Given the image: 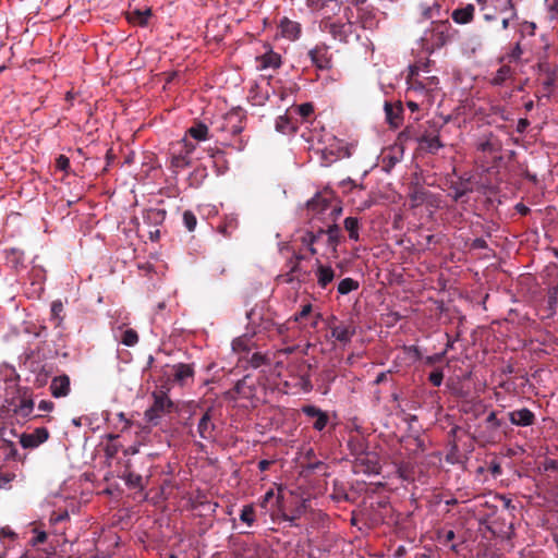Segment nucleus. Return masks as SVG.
Here are the masks:
<instances>
[{
	"instance_id": "obj_1",
	"label": "nucleus",
	"mask_w": 558,
	"mask_h": 558,
	"mask_svg": "<svg viewBox=\"0 0 558 558\" xmlns=\"http://www.w3.org/2000/svg\"><path fill=\"white\" fill-rule=\"evenodd\" d=\"M458 31L454 29L447 17L433 21L420 37V46L427 53L445 47L451 43Z\"/></svg>"
},
{
	"instance_id": "obj_2",
	"label": "nucleus",
	"mask_w": 558,
	"mask_h": 558,
	"mask_svg": "<svg viewBox=\"0 0 558 558\" xmlns=\"http://www.w3.org/2000/svg\"><path fill=\"white\" fill-rule=\"evenodd\" d=\"M306 211L311 221L336 223L342 208L322 194H316L306 203Z\"/></svg>"
},
{
	"instance_id": "obj_3",
	"label": "nucleus",
	"mask_w": 558,
	"mask_h": 558,
	"mask_svg": "<svg viewBox=\"0 0 558 558\" xmlns=\"http://www.w3.org/2000/svg\"><path fill=\"white\" fill-rule=\"evenodd\" d=\"M196 146L186 138H182L171 145L170 148V168L178 172L191 166V155Z\"/></svg>"
},
{
	"instance_id": "obj_4",
	"label": "nucleus",
	"mask_w": 558,
	"mask_h": 558,
	"mask_svg": "<svg viewBox=\"0 0 558 558\" xmlns=\"http://www.w3.org/2000/svg\"><path fill=\"white\" fill-rule=\"evenodd\" d=\"M153 396L154 403L145 411V418L156 426L163 415L172 412L174 404L165 391L154 392Z\"/></svg>"
},
{
	"instance_id": "obj_5",
	"label": "nucleus",
	"mask_w": 558,
	"mask_h": 558,
	"mask_svg": "<svg viewBox=\"0 0 558 558\" xmlns=\"http://www.w3.org/2000/svg\"><path fill=\"white\" fill-rule=\"evenodd\" d=\"M244 113L241 109H233L214 122L215 131L230 135L240 134L243 129Z\"/></svg>"
},
{
	"instance_id": "obj_6",
	"label": "nucleus",
	"mask_w": 558,
	"mask_h": 558,
	"mask_svg": "<svg viewBox=\"0 0 558 558\" xmlns=\"http://www.w3.org/2000/svg\"><path fill=\"white\" fill-rule=\"evenodd\" d=\"M10 404L13 407V411L16 415L24 418L32 417L34 400L33 393L28 388H19L16 397L12 399Z\"/></svg>"
},
{
	"instance_id": "obj_7",
	"label": "nucleus",
	"mask_w": 558,
	"mask_h": 558,
	"mask_svg": "<svg viewBox=\"0 0 558 558\" xmlns=\"http://www.w3.org/2000/svg\"><path fill=\"white\" fill-rule=\"evenodd\" d=\"M504 422L497 417V413L492 411L485 418L484 425L480 426L478 437L485 442L494 444L499 440V429Z\"/></svg>"
},
{
	"instance_id": "obj_8",
	"label": "nucleus",
	"mask_w": 558,
	"mask_h": 558,
	"mask_svg": "<svg viewBox=\"0 0 558 558\" xmlns=\"http://www.w3.org/2000/svg\"><path fill=\"white\" fill-rule=\"evenodd\" d=\"M308 57L318 70H330L332 68V54L330 47L325 43L317 44L308 51Z\"/></svg>"
},
{
	"instance_id": "obj_9",
	"label": "nucleus",
	"mask_w": 558,
	"mask_h": 558,
	"mask_svg": "<svg viewBox=\"0 0 558 558\" xmlns=\"http://www.w3.org/2000/svg\"><path fill=\"white\" fill-rule=\"evenodd\" d=\"M360 446V452H356L355 468L357 471H362L367 474H378L380 464L375 453L365 452L362 444Z\"/></svg>"
},
{
	"instance_id": "obj_10",
	"label": "nucleus",
	"mask_w": 558,
	"mask_h": 558,
	"mask_svg": "<svg viewBox=\"0 0 558 558\" xmlns=\"http://www.w3.org/2000/svg\"><path fill=\"white\" fill-rule=\"evenodd\" d=\"M287 267L289 270L286 274L278 276V280L283 283L298 282L299 284L305 282L311 272L302 267L298 260H288Z\"/></svg>"
},
{
	"instance_id": "obj_11",
	"label": "nucleus",
	"mask_w": 558,
	"mask_h": 558,
	"mask_svg": "<svg viewBox=\"0 0 558 558\" xmlns=\"http://www.w3.org/2000/svg\"><path fill=\"white\" fill-rule=\"evenodd\" d=\"M248 376L238 380L233 388L225 392V399L236 401L238 399H251L254 396V386Z\"/></svg>"
},
{
	"instance_id": "obj_12",
	"label": "nucleus",
	"mask_w": 558,
	"mask_h": 558,
	"mask_svg": "<svg viewBox=\"0 0 558 558\" xmlns=\"http://www.w3.org/2000/svg\"><path fill=\"white\" fill-rule=\"evenodd\" d=\"M320 28L324 32L329 33L333 39L342 41V43H347L348 37L351 34V24L350 23L345 24V23L333 22V21H331L330 17H327L322 21Z\"/></svg>"
},
{
	"instance_id": "obj_13",
	"label": "nucleus",
	"mask_w": 558,
	"mask_h": 558,
	"mask_svg": "<svg viewBox=\"0 0 558 558\" xmlns=\"http://www.w3.org/2000/svg\"><path fill=\"white\" fill-rule=\"evenodd\" d=\"M49 430L46 427H38L33 433H23L20 436V444L25 449H34L47 441Z\"/></svg>"
},
{
	"instance_id": "obj_14",
	"label": "nucleus",
	"mask_w": 558,
	"mask_h": 558,
	"mask_svg": "<svg viewBox=\"0 0 558 558\" xmlns=\"http://www.w3.org/2000/svg\"><path fill=\"white\" fill-rule=\"evenodd\" d=\"M213 408H208L197 424V433L199 437L207 441H213L216 438V425L213 422Z\"/></svg>"
},
{
	"instance_id": "obj_15",
	"label": "nucleus",
	"mask_w": 558,
	"mask_h": 558,
	"mask_svg": "<svg viewBox=\"0 0 558 558\" xmlns=\"http://www.w3.org/2000/svg\"><path fill=\"white\" fill-rule=\"evenodd\" d=\"M416 141L430 154H436L444 146L436 128L433 131L425 130L416 137Z\"/></svg>"
},
{
	"instance_id": "obj_16",
	"label": "nucleus",
	"mask_w": 558,
	"mask_h": 558,
	"mask_svg": "<svg viewBox=\"0 0 558 558\" xmlns=\"http://www.w3.org/2000/svg\"><path fill=\"white\" fill-rule=\"evenodd\" d=\"M7 433H10L12 437H17L14 428L0 426V449L3 450L7 459H16L17 449L14 441L10 437H7Z\"/></svg>"
},
{
	"instance_id": "obj_17",
	"label": "nucleus",
	"mask_w": 558,
	"mask_h": 558,
	"mask_svg": "<svg viewBox=\"0 0 558 558\" xmlns=\"http://www.w3.org/2000/svg\"><path fill=\"white\" fill-rule=\"evenodd\" d=\"M49 391L54 398L68 397L71 392V380L66 374H62L52 378Z\"/></svg>"
},
{
	"instance_id": "obj_18",
	"label": "nucleus",
	"mask_w": 558,
	"mask_h": 558,
	"mask_svg": "<svg viewBox=\"0 0 558 558\" xmlns=\"http://www.w3.org/2000/svg\"><path fill=\"white\" fill-rule=\"evenodd\" d=\"M508 417L512 425L520 427L532 426L535 423V414L526 408L509 412Z\"/></svg>"
},
{
	"instance_id": "obj_19",
	"label": "nucleus",
	"mask_w": 558,
	"mask_h": 558,
	"mask_svg": "<svg viewBox=\"0 0 558 558\" xmlns=\"http://www.w3.org/2000/svg\"><path fill=\"white\" fill-rule=\"evenodd\" d=\"M302 412L311 418H315L313 423V428L322 432L328 424L329 416L326 412L322 411L319 408L315 405H304L302 408Z\"/></svg>"
},
{
	"instance_id": "obj_20",
	"label": "nucleus",
	"mask_w": 558,
	"mask_h": 558,
	"mask_svg": "<svg viewBox=\"0 0 558 558\" xmlns=\"http://www.w3.org/2000/svg\"><path fill=\"white\" fill-rule=\"evenodd\" d=\"M194 366L193 364L178 363L172 366L173 380L181 386L186 385L194 378Z\"/></svg>"
},
{
	"instance_id": "obj_21",
	"label": "nucleus",
	"mask_w": 558,
	"mask_h": 558,
	"mask_svg": "<svg viewBox=\"0 0 558 558\" xmlns=\"http://www.w3.org/2000/svg\"><path fill=\"white\" fill-rule=\"evenodd\" d=\"M420 10L422 20L430 21V23L436 20H445L444 15L447 14V12L442 10V5L438 0H435L432 4H421Z\"/></svg>"
},
{
	"instance_id": "obj_22",
	"label": "nucleus",
	"mask_w": 558,
	"mask_h": 558,
	"mask_svg": "<svg viewBox=\"0 0 558 558\" xmlns=\"http://www.w3.org/2000/svg\"><path fill=\"white\" fill-rule=\"evenodd\" d=\"M331 337L342 343L351 341L355 335V327L352 324H339L330 327Z\"/></svg>"
},
{
	"instance_id": "obj_23",
	"label": "nucleus",
	"mask_w": 558,
	"mask_h": 558,
	"mask_svg": "<svg viewBox=\"0 0 558 558\" xmlns=\"http://www.w3.org/2000/svg\"><path fill=\"white\" fill-rule=\"evenodd\" d=\"M428 195L429 192L423 186L418 185L417 183L411 184L408 193L410 207L416 208L423 205L427 201Z\"/></svg>"
},
{
	"instance_id": "obj_24",
	"label": "nucleus",
	"mask_w": 558,
	"mask_h": 558,
	"mask_svg": "<svg viewBox=\"0 0 558 558\" xmlns=\"http://www.w3.org/2000/svg\"><path fill=\"white\" fill-rule=\"evenodd\" d=\"M538 69L541 73L545 75V78L543 80L544 88L550 92L558 78V68L549 64L548 62H542L538 64Z\"/></svg>"
},
{
	"instance_id": "obj_25",
	"label": "nucleus",
	"mask_w": 558,
	"mask_h": 558,
	"mask_svg": "<svg viewBox=\"0 0 558 558\" xmlns=\"http://www.w3.org/2000/svg\"><path fill=\"white\" fill-rule=\"evenodd\" d=\"M402 112L403 108L401 102H397L395 105L388 101L385 102L386 120L391 126L398 128L401 124Z\"/></svg>"
},
{
	"instance_id": "obj_26",
	"label": "nucleus",
	"mask_w": 558,
	"mask_h": 558,
	"mask_svg": "<svg viewBox=\"0 0 558 558\" xmlns=\"http://www.w3.org/2000/svg\"><path fill=\"white\" fill-rule=\"evenodd\" d=\"M350 149L341 143L330 145L324 150L326 162L331 163L337 159L350 157Z\"/></svg>"
},
{
	"instance_id": "obj_27",
	"label": "nucleus",
	"mask_w": 558,
	"mask_h": 558,
	"mask_svg": "<svg viewBox=\"0 0 558 558\" xmlns=\"http://www.w3.org/2000/svg\"><path fill=\"white\" fill-rule=\"evenodd\" d=\"M256 61L260 70L278 69L281 65V56L272 50H269L263 56L257 57Z\"/></svg>"
},
{
	"instance_id": "obj_28",
	"label": "nucleus",
	"mask_w": 558,
	"mask_h": 558,
	"mask_svg": "<svg viewBox=\"0 0 558 558\" xmlns=\"http://www.w3.org/2000/svg\"><path fill=\"white\" fill-rule=\"evenodd\" d=\"M150 16L151 10L149 8L145 10L134 9L126 12L129 23L138 26H146Z\"/></svg>"
},
{
	"instance_id": "obj_29",
	"label": "nucleus",
	"mask_w": 558,
	"mask_h": 558,
	"mask_svg": "<svg viewBox=\"0 0 558 558\" xmlns=\"http://www.w3.org/2000/svg\"><path fill=\"white\" fill-rule=\"evenodd\" d=\"M474 11L473 4H466L463 8L453 10L451 17L457 24H469L474 19Z\"/></svg>"
},
{
	"instance_id": "obj_30",
	"label": "nucleus",
	"mask_w": 558,
	"mask_h": 558,
	"mask_svg": "<svg viewBox=\"0 0 558 558\" xmlns=\"http://www.w3.org/2000/svg\"><path fill=\"white\" fill-rule=\"evenodd\" d=\"M166 219V210L160 208H148L143 211V220L147 226L157 227Z\"/></svg>"
},
{
	"instance_id": "obj_31",
	"label": "nucleus",
	"mask_w": 558,
	"mask_h": 558,
	"mask_svg": "<svg viewBox=\"0 0 558 558\" xmlns=\"http://www.w3.org/2000/svg\"><path fill=\"white\" fill-rule=\"evenodd\" d=\"M317 283L320 288L325 289L330 282H332L335 278V270L330 266H325L320 264L317 259Z\"/></svg>"
},
{
	"instance_id": "obj_32",
	"label": "nucleus",
	"mask_w": 558,
	"mask_h": 558,
	"mask_svg": "<svg viewBox=\"0 0 558 558\" xmlns=\"http://www.w3.org/2000/svg\"><path fill=\"white\" fill-rule=\"evenodd\" d=\"M282 35L291 40L298 39L301 34V26L298 22L284 17L280 24Z\"/></svg>"
},
{
	"instance_id": "obj_33",
	"label": "nucleus",
	"mask_w": 558,
	"mask_h": 558,
	"mask_svg": "<svg viewBox=\"0 0 558 558\" xmlns=\"http://www.w3.org/2000/svg\"><path fill=\"white\" fill-rule=\"evenodd\" d=\"M326 227L327 244L337 251V246L340 243L341 230L337 223L323 222Z\"/></svg>"
},
{
	"instance_id": "obj_34",
	"label": "nucleus",
	"mask_w": 558,
	"mask_h": 558,
	"mask_svg": "<svg viewBox=\"0 0 558 558\" xmlns=\"http://www.w3.org/2000/svg\"><path fill=\"white\" fill-rule=\"evenodd\" d=\"M124 481L125 485L130 488H138L141 490L144 489L143 477L140 474L134 473L133 471L126 469L121 476Z\"/></svg>"
},
{
	"instance_id": "obj_35",
	"label": "nucleus",
	"mask_w": 558,
	"mask_h": 558,
	"mask_svg": "<svg viewBox=\"0 0 558 558\" xmlns=\"http://www.w3.org/2000/svg\"><path fill=\"white\" fill-rule=\"evenodd\" d=\"M51 320L54 323L56 327H60L64 319V306L62 301L56 300L51 303Z\"/></svg>"
},
{
	"instance_id": "obj_36",
	"label": "nucleus",
	"mask_w": 558,
	"mask_h": 558,
	"mask_svg": "<svg viewBox=\"0 0 558 558\" xmlns=\"http://www.w3.org/2000/svg\"><path fill=\"white\" fill-rule=\"evenodd\" d=\"M344 229L348 231L351 240L359 241L360 222L356 217H347L344 219Z\"/></svg>"
},
{
	"instance_id": "obj_37",
	"label": "nucleus",
	"mask_w": 558,
	"mask_h": 558,
	"mask_svg": "<svg viewBox=\"0 0 558 558\" xmlns=\"http://www.w3.org/2000/svg\"><path fill=\"white\" fill-rule=\"evenodd\" d=\"M187 134L196 141L208 138V128L204 123H196L187 130Z\"/></svg>"
},
{
	"instance_id": "obj_38",
	"label": "nucleus",
	"mask_w": 558,
	"mask_h": 558,
	"mask_svg": "<svg viewBox=\"0 0 558 558\" xmlns=\"http://www.w3.org/2000/svg\"><path fill=\"white\" fill-rule=\"evenodd\" d=\"M512 70L509 65H501L492 78V84L496 86L502 85L511 75Z\"/></svg>"
},
{
	"instance_id": "obj_39",
	"label": "nucleus",
	"mask_w": 558,
	"mask_h": 558,
	"mask_svg": "<svg viewBox=\"0 0 558 558\" xmlns=\"http://www.w3.org/2000/svg\"><path fill=\"white\" fill-rule=\"evenodd\" d=\"M51 375V368H48L46 365H43L39 371L35 374L34 386L37 388H41L47 385L48 379Z\"/></svg>"
},
{
	"instance_id": "obj_40",
	"label": "nucleus",
	"mask_w": 558,
	"mask_h": 558,
	"mask_svg": "<svg viewBox=\"0 0 558 558\" xmlns=\"http://www.w3.org/2000/svg\"><path fill=\"white\" fill-rule=\"evenodd\" d=\"M360 287L359 281L352 278H344L338 284V292L342 295H345L354 290H357Z\"/></svg>"
},
{
	"instance_id": "obj_41",
	"label": "nucleus",
	"mask_w": 558,
	"mask_h": 558,
	"mask_svg": "<svg viewBox=\"0 0 558 558\" xmlns=\"http://www.w3.org/2000/svg\"><path fill=\"white\" fill-rule=\"evenodd\" d=\"M240 520L247 524L248 526H252L255 522V509L253 505H245L240 514Z\"/></svg>"
},
{
	"instance_id": "obj_42",
	"label": "nucleus",
	"mask_w": 558,
	"mask_h": 558,
	"mask_svg": "<svg viewBox=\"0 0 558 558\" xmlns=\"http://www.w3.org/2000/svg\"><path fill=\"white\" fill-rule=\"evenodd\" d=\"M544 4L549 22L558 21V0H545Z\"/></svg>"
},
{
	"instance_id": "obj_43",
	"label": "nucleus",
	"mask_w": 558,
	"mask_h": 558,
	"mask_svg": "<svg viewBox=\"0 0 558 558\" xmlns=\"http://www.w3.org/2000/svg\"><path fill=\"white\" fill-rule=\"evenodd\" d=\"M121 342L126 347H133L138 342V335L134 329H126L121 338Z\"/></svg>"
},
{
	"instance_id": "obj_44",
	"label": "nucleus",
	"mask_w": 558,
	"mask_h": 558,
	"mask_svg": "<svg viewBox=\"0 0 558 558\" xmlns=\"http://www.w3.org/2000/svg\"><path fill=\"white\" fill-rule=\"evenodd\" d=\"M275 498H276L275 502H276L277 507L279 508L280 502H281V497L279 495L276 497L272 489H269L268 492L265 493V495L262 497V499L259 501V506L263 509L267 510L268 504L271 502Z\"/></svg>"
},
{
	"instance_id": "obj_45",
	"label": "nucleus",
	"mask_w": 558,
	"mask_h": 558,
	"mask_svg": "<svg viewBox=\"0 0 558 558\" xmlns=\"http://www.w3.org/2000/svg\"><path fill=\"white\" fill-rule=\"evenodd\" d=\"M250 364L252 367L258 368L262 365L270 364V360L267 357V355L260 352H255L250 359Z\"/></svg>"
},
{
	"instance_id": "obj_46",
	"label": "nucleus",
	"mask_w": 558,
	"mask_h": 558,
	"mask_svg": "<svg viewBox=\"0 0 558 558\" xmlns=\"http://www.w3.org/2000/svg\"><path fill=\"white\" fill-rule=\"evenodd\" d=\"M507 10L511 11V16L507 17V19H504L501 21V26H502L504 29H507L509 27L510 19L517 17V9H515L513 0H506V5H505V8L501 11L505 12Z\"/></svg>"
},
{
	"instance_id": "obj_47",
	"label": "nucleus",
	"mask_w": 558,
	"mask_h": 558,
	"mask_svg": "<svg viewBox=\"0 0 558 558\" xmlns=\"http://www.w3.org/2000/svg\"><path fill=\"white\" fill-rule=\"evenodd\" d=\"M301 242L303 245H315L317 242V234L314 231V221H312V229L304 232L301 236Z\"/></svg>"
},
{
	"instance_id": "obj_48",
	"label": "nucleus",
	"mask_w": 558,
	"mask_h": 558,
	"mask_svg": "<svg viewBox=\"0 0 558 558\" xmlns=\"http://www.w3.org/2000/svg\"><path fill=\"white\" fill-rule=\"evenodd\" d=\"M183 222L189 231H194L197 225L196 216L191 210H185L183 213Z\"/></svg>"
},
{
	"instance_id": "obj_49",
	"label": "nucleus",
	"mask_w": 558,
	"mask_h": 558,
	"mask_svg": "<svg viewBox=\"0 0 558 558\" xmlns=\"http://www.w3.org/2000/svg\"><path fill=\"white\" fill-rule=\"evenodd\" d=\"M276 129L282 133H290L293 131V128L290 125L289 119L282 116L277 119Z\"/></svg>"
},
{
	"instance_id": "obj_50",
	"label": "nucleus",
	"mask_w": 558,
	"mask_h": 558,
	"mask_svg": "<svg viewBox=\"0 0 558 558\" xmlns=\"http://www.w3.org/2000/svg\"><path fill=\"white\" fill-rule=\"evenodd\" d=\"M428 380L432 383L433 386L439 387L444 380L442 371L440 368L433 371L428 376Z\"/></svg>"
},
{
	"instance_id": "obj_51",
	"label": "nucleus",
	"mask_w": 558,
	"mask_h": 558,
	"mask_svg": "<svg viewBox=\"0 0 558 558\" xmlns=\"http://www.w3.org/2000/svg\"><path fill=\"white\" fill-rule=\"evenodd\" d=\"M312 310L313 306L311 303L303 305L302 310L293 316V320L300 322L301 319L307 317L312 313Z\"/></svg>"
},
{
	"instance_id": "obj_52",
	"label": "nucleus",
	"mask_w": 558,
	"mask_h": 558,
	"mask_svg": "<svg viewBox=\"0 0 558 558\" xmlns=\"http://www.w3.org/2000/svg\"><path fill=\"white\" fill-rule=\"evenodd\" d=\"M56 168L61 171H68L70 168V159L64 155H60L56 159Z\"/></svg>"
},
{
	"instance_id": "obj_53",
	"label": "nucleus",
	"mask_w": 558,
	"mask_h": 558,
	"mask_svg": "<svg viewBox=\"0 0 558 558\" xmlns=\"http://www.w3.org/2000/svg\"><path fill=\"white\" fill-rule=\"evenodd\" d=\"M15 478L14 473H0V488H9L10 483Z\"/></svg>"
},
{
	"instance_id": "obj_54",
	"label": "nucleus",
	"mask_w": 558,
	"mask_h": 558,
	"mask_svg": "<svg viewBox=\"0 0 558 558\" xmlns=\"http://www.w3.org/2000/svg\"><path fill=\"white\" fill-rule=\"evenodd\" d=\"M298 112L303 118H308L313 112L314 108L312 104H302L298 107Z\"/></svg>"
},
{
	"instance_id": "obj_55",
	"label": "nucleus",
	"mask_w": 558,
	"mask_h": 558,
	"mask_svg": "<svg viewBox=\"0 0 558 558\" xmlns=\"http://www.w3.org/2000/svg\"><path fill=\"white\" fill-rule=\"evenodd\" d=\"M488 470L489 472L492 473L493 476L497 477L499 475H501L502 473V469H501V465L498 461H490L489 465H488Z\"/></svg>"
},
{
	"instance_id": "obj_56",
	"label": "nucleus",
	"mask_w": 558,
	"mask_h": 558,
	"mask_svg": "<svg viewBox=\"0 0 558 558\" xmlns=\"http://www.w3.org/2000/svg\"><path fill=\"white\" fill-rule=\"evenodd\" d=\"M232 348L234 351H246L247 350L246 340L243 338L234 339L232 342Z\"/></svg>"
},
{
	"instance_id": "obj_57",
	"label": "nucleus",
	"mask_w": 558,
	"mask_h": 558,
	"mask_svg": "<svg viewBox=\"0 0 558 558\" xmlns=\"http://www.w3.org/2000/svg\"><path fill=\"white\" fill-rule=\"evenodd\" d=\"M446 354V351L441 352V353H436L434 355H429L425 359V363L428 364V365H433V364H436V363H439L442 361L444 356Z\"/></svg>"
},
{
	"instance_id": "obj_58",
	"label": "nucleus",
	"mask_w": 558,
	"mask_h": 558,
	"mask_svg": "<svg viewBox=\"0 0 558 558\" xmlns=\"http://www.w3.org/2000/svg\"><path fill=\"white\" fill-rule=\"evenodd\" d=\"M38 409L44 412H51L54 409V403L50 400H41L38 403Z\"/></svg>"
},
{
	"instance_id": "obj_59",
	"label": "nucleus",
	"mask_w": 558,
	"mask_h": 558,
	"mask_svg": "<svg viewBox=\"0 0 558 558\" xmlns=\"http://www.w3.org/2000/svg\"><path fill=\"white\" fill-rule=\"evenodd\" d=\"M487 242L483 238H476L475 240H473L471 244V247L474 250H484L487 248Z\"/></svg>"
},
{
	"instance_id": "obj_60",
	"label": "nucleus",
	"mask_w": 558,
	"mask_h": 558,
	"mask_svg": "<svg viewBox=\"0 0 558 558\" xmlns=\"http://www.w3.org/2000/svg\"><path fill=\"white\" fill-rule=\"evenodd\" d=\"M68 519H69V513L66 511H63L61 513L53 512L50 517V521L52 523H58V522H61V521H64Z\"/></svg>"
},
{
	"instance_id": "obj_61",
	"label": "nucleus",
	"mask_w": 558,
	"mask_h": 558,
	"mask_svg": "<svg viewBox=\"0 0 558 558\" xmlns=\"http://www.w3.org/2000/svg\"><path fill=\"white\" fill-rule=\"evenodd\" d=\"M3 537L15 538L16 534L9 526H4L0 529V539Z\"/></svg>"
},
{
	"instance_id": "obj_62",
	"label": "nucleus",
	"mask_w": 558,
	"mask_h": 558,
	"mask_svg": "<svg viewBox=\"0 0 558 558\" xmlns=\"http://www.w3.org/2000/svg\"><path fill=\"white\" fill-rule=\"evenodd\" d=\"M521 54H522L521 46H520V44H517V45L512 48L511 52L509 53V57H510V59H512V60H518V59L521 57Z\"/></svg>"
},
{
	"instance_id": "obj_63",
	"label": "nucleus",
	"mask_w": 558,
	"mask_h": 558,
	"mask_svg": "<svg viewBox=\"0 0 558 558\" xmlns=\"http://www.w3.org/2000/svg\"><path fill=\"white\" fill-rule=\"evenodd\" d=\"M529 125H530V122L527 119H525V118L520 119L517 124V132L524 133Z\"/></svg>"
},
{
	"instance_id": "obj_64",
	"label": "nucleus",
	"mask_w": 558,
	"mask_h": 558,
	"mask_svg": "<svg viewBox=\"0 0 558 558\" xmlns=\"http://www.w3.org/2000/svg\"><path fill=\"white\" fill-rule=\"evenodd\" d=\"M47 539V534L46 532H38L36 537L33 538L32 541V544L35 546V545H38V544H43L45 543Z\"/></svg>"
}]
</instances>
